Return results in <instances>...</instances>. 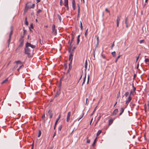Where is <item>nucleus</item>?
I'll return each mask as SVG.
<instances>
[{
    "mask_svg": "<svg viewBox=\"0 0 149 149\" xmlns=\"http://www.w3.org/2000/svg\"><path fill=\"white\" fill-rule=\"evenodd\" d=\"M136 76V74H134V78Z\"/></svg>",
    "mask_w": 149,
    "mask_h": 149,
    "instance_id": "64",
    "label": "nucleus"
},
{
    "mask_svg": "<svg viewBox=\"0 0 149 149\" xmlns=\"http://www.w3.org/2000/svg\"><path fill=\"white\" fill-rule=\"evenodd\" d=\"M85 68L86 70L87 69V60H86L85 61Z\"/></svg>",
    "mask_w": 149,
    "mask_h": 149,
    "instance_id": "18",
    "label": "nucleus"
},
{
    "mask_svg": "<svg viewBox=\"0 0 149 149\" xmlns=\"http://www.w3.org/2000/svg\"><path fill=\"white\" fill-rule=\"evenodd\" d=\"M121 112L120 113V114H119L120 116L122 114V113H123V111H124V109L123 108H121Z\"/></svg>",
    "mask_w": 149,
    "mask_h": 149,
    "instance_id": "22",
    "label": "nucleus"
},
{
    "mask_svg": "<svg viewBox=\"0 0 149 149\" xmlns=\"http://www.w3.org/2000/svg\"><path fill=\"white\" fill-rule=\"evenodd\" d=\"M118 109H115L114 111H113V115H115L118 112Z\"/></svg>",
    "mask_w": 149,
    "mask_h": 149,
    "instance_id": "12",
    "label": "nucleus"
},
{
    "mask_svg": "<svg viewBox=\"0 0 149 149\" xmlns=\"http://www.w3.org/2000/svg\"><path fill=\"white\" fill-rule=\"evenodd\" d=\"M80 9H78V14H80Z\"/></svg>",
    "mask_w": 149,
    "mask_h": 149,
    "instance_id": "54",
    "label": "nucleus"
},
{
    "mask_svg": "<svg viewBox=\"0 0 149 149\" xmlns=\"http://www.w3.org/2000/svg\"><path fill=\"white\" fill-rule=\"evenodd\" d=\"M111 54L113 57H115L116 52L115 51H114V52H112Z\"/></svg>",
    "mask_w": 149,
    "mask_h": 149,
    "instance_id": "27",
    "label": "nucleus"
},
{
    "mask_svg": "<svg viewBox=\"0 0 149 149\" xmlns=\"http://www.w3.org/2000/svg\"><path fill=\"white\" fill-rule=\"evenodd\" d=\"M139 64H138L137 65V66H136V68L137 69H138V68H139Z\"/></svg>",
    "mask_w": 149,
    "mask_h": 149,
    "instance_id": "56",
    "label": "nucleus"
},
{
    "mask_svg": "<svg viewBox=\"0 0 149 149\" xmlns=\"http://www.w3.org/2000/svg\"><path fill=\"white\" fill-rule=\"evenodd\" d=\"M72 5H75V0H72Z\"/></svg>",
    "mask_w": 149,
    "mask_h": 149,
    "instance_id": "39",
    "label": "nucleus"
},
{
    "mask_svg": "<svg viewBox=\"0 0 149 149\" xmlns=\"http://www.w3.org/2000/svg\"><path fill=\"white\" fill-rule=\"evenodd\" d=\"M113 121V120L112 119L110 120L109 121V124H111L112 123Z\"/></svg>",
    "mask_w": 149,
    "mask_h": 149,
    "instance_id": "31",
    "label": "nucleus"
},
{
    "mask_svg": "<svg viewBox=\"0 0 149 149\" xmlns=\"http://www.w3.org/2000/svg\"><path fill=\"white\" fill-rule=\"evenodd\" d=\"M80 28L81 30H82L83 29V25L81 22V21L80 22Z\"/></svg>",
    "mask_w": 149,
    "mask_h": 149,
    "instance_id": "23",
    "label": "nucleus"
},
{
    "mask_svg": "<svg viewBox=\"0 0 149 149\" xmlns=\"http://www.w3.org/2000/svg\"><path fill=\"white\" fill-rule=\"evenodd\" d=\"M48 113L49 115L50 118H52V111L49 110L48 111Z\"/></svg>",
    "mask_w": 149,
    "mask_h": 149,
    "instance_id": "11",
    "label": "nucleus"
},
{
    "mask_svg": "<svg viewBox=\"0 0 149 149\" xmlns=\"http://www.w3.org/2000/svg\"><path fill=\"white\" fill-rule=\"evenodd\" d=\"M40 1V0H36V2L37 3L39 2Z\"/></svg>",
    "mask_w": 149,
    "mask_h": 149,
    "instance_id": "59",
    "label": "nucleus"
},
{
    "mask_svg": "<svg viewBox=\"0 0 149 149\" xmlns=\"http://www.w3.org/2000/svg\"><path fill=\"white\" fill-rule=\"evenodd\" d=\"M95 51H94V52H93V56H94V58H95Z\"/></svg>",
    "mask_w": 149,
    "mask_h": 149,
    "instance_id": "60",
    "label": "nucleus"
},
{
    "mask_svg": "<svg viewBox=\"0 0 149 149\" xmlns=\"http://www.w3.org/2000/svg\"><path fill=\"white\" fill-rule=\"evenodd\" d=\"M41 12H42V10H40V9H39V10H38L37 11V13H41Z\"/></svg>",
    "mask_w": 149,
    "mask_h": 149,
    "instance_id": "41",
    "label": "nucleus"
},
{
    "mask_svg": "<svg viewBox=\"0 0 149 149\" xmlns=\"http://www.w3.org/2000/svg\"><path fill=\"white\" fill-rule=\"evenodd\" d=\"M88 30V29H87L86 31V32L85 33V35L86 37V36L87 34Z\"/></svg>",
    "mask_w": 149,
    "mask_h": 149,
    "instance_id": "45",
    "label": "nucleus"
},
{
    "mask_svg": "<svg viewBox=\"0 0 149 149\" xmlns=\"http://www.w3.org/2000/svg\"><path fill=\"white\" fill-rule=\"evenodd\" d=\"M120 96V91H119L118 92V95L117 96V98H118Z\"/></svg>",
    "mask_w": 149,
    "mask_h": 149,
    "instance_id": "44",
    "label": "nucleus"
},
{
    "mask_svg": "<svg viewBox=\"0 0 149 149\" xmlns=\"http://www.w3.org/2000/svg\"><path fill=\"white\" fill-rule=\"evenodd\" d=\"M65 6L66 7L67 10H69V7L68 5V6Z\"/></svg>",
    "mask_w": 149,
    "mask_h": 149,
    "instance_id": "55",
    "label": "nucleus"
},
{
    "mask_svg": "<svg viewBox=\"0 0 149 149\" xmlns=\"http://www.w3.org/2000/svg\"><path fill=\"white\" fill-rule=\"evenodd\" d=\"M60 118H61V115H60L59 116H58V117L57 118V119L56 120V122L55 123V125H56V124H57L58 121L60 119Z\"/></svg>",
    "mask_w": 149,
    "mask_h": 149,
    "instance_id": "14",
    "label": "nucleus"
},
{
    "mask_svg": "<svg viewBox=\"0 0 149 149\" xmlns=\"http://www.w3.org/2000/svg\"><path fill=\"white\" fill-rule=\"evenodd\" d=\"M15 63H16V65H15V66L13 69V70H14L15 69H16L18 66V65H19L20 66H19V68L18 69V70L19 71V70L22 67H23L24 65H21V61H15Z\"/></svg>",
    "mask_w": 149,
    "mask_h": 149,
    "instance_id": "2",
    "label": "nucleus"
},
{
    "mask_svg": "<svg viewBox=\"0 0 149 149\" xmlns=\"http://www.w3.org/2000/svg\"><path fill=\"white\" fill-rule=\"evenodd\" d=\"M93 120V118H92L91 119V122H90V125H91V123L92 121V120Z\"/></svg>",
    "mask_w": 149,
    "mask_h": 149,
    "instance_id": "57",
    "label": "nucleus"
},
{
    "mask_svg": "<svg viewBox=\"0 0 149 149\" xmlns=\"http://www.w3.org/2000/svg\"><path fill=\"white\" fill-rule=\"evenodd\" d=\"M99 38L98 37V36H97V44H98V42H99Z\"/></svg>",
    "mask_w": 149,
    "mask_h": 149,
    "instance_id": "47",
    "label": "nucleus"
},
{
    "mask_svg": "<svg viewBox=\"0 0 149 149\" xmlns=\"http://www.w3.org/2000/svg\"><path fill=\"white\" fill-rule=\"evenodd\" d=\"M74 39V36L72 35L71 37V42L70 43V47H69V51H70L71 48H72V45H71L72 43V41H73Z\"/></svg>",
    "mask_w": 149,
    "mask_h": 149,
    "instance_id": "4",
    "label": "nucleus"
},
{
    "mask_svg": "<svg viewBox=\"0 0 149 149\" xmlns=\"http://www.w3.org/2000/svg\"><path fill=\"white\" fill-rule=\"evenodd\" d=\"M145 42V40H142L139 41V45H141L142 44L144 43Z\"/></svg>",
    "mask_w": 149,
    "mask_h": 149,
    "instance_id": "10",
    "label": "nucleus"
},
{
    "mask_svg": "<svg viewBox=\"0 0 149 149\" xmlns=\"http://www.w3.org/2000/svg\"><path fill=\"white\" fill-rule=\"evenodd\" d=\"M119 23H117V27H118V26H119Z\"/></svg>",
    "mask_w": 149,
    "mask_h": 149,
    "instance_id": "63",
    "label": "nucleus"
},
{
    "mask_svg": "<svg viewBox=\"0 0 149 149\" xmlns=\"http://www.w3.org/2000/svg\"><path fill=\"white\" fill-rule=\"evenodd\" d=\"M41 134V131L40 130H39L38 131V137H39L40 136Z\"/></svg>",
    "mask_w": 149,
    "mask_h": 149,
    "instance_id": "20",
    "label": "nucleus"
},
{
    "mask_svg": "<svg viewBox=\"0 0 149 149\" xmlns=\"http://www.w3.org/2000/svg\"><path fill=\"white\" fill-rule=\"evenodd\" d=\"M120 55H119L116 58V60H115V62H117V61H118V59L120 57Z\"/></svg>",
    "mask_w": 149,
    "mask_h": 149,
    "instance_id": "30",
    "label": "nucleus"
},
{
    "mask_svg": "<svg viewBox=\"0 0 149 149\" xmlns=\"http://www.w3.org/2000/svg\"><path fill=\"white\" fill-rule=\"evenodd\" d=\"M35 7V4H33L32 6H29L28 5V4H27L26 5V7L25 8V9L24 10V12H26L28 9V8H34Z\"/></svg>",
    "mask_w": 149,
    "mask_h": 149,
    "instance_id": "3",
    "label": "nucleus"
},
{
    "mask_svg": "<svg viewBox=\"0 0 149 149\" xmlns=\"http://www.w3.org/2000/svg\"><path fill=\"white\" fill-rule=\"evenodd\" d=\"M105 10L106 12H108L109 13V15H110V11L109 10H108V9L107 8H106L105 9Z\"/></svg>",
    "mask_w": 149,
    "mask_h": 149,
    "instance_id": "33",
    "label": "nucleus"
},
{
    "mask_svg": "<svg viewBox=\"0 0 149 149\" xmlns=\"http://www.w3.org/2000/svg\"><path fill=\"white\" fill-rule=\"evenodd\" d=\"M12 33H13V30L12 29H11L10 33V34L9 36V39L8 40V44H9V43L10 42L11 38V36Z\"/></svg>",
    "mask_w": 149,
    "mask_h": 149,
    "instance_id": "7",
    "label": "nucleus"
},
{
    "mask_svg": "<svg viewBox=\"0 0 149 149\" xmlns=\"http://www.w3.org/2000/svg\"><path fill=\"white\" fill-rule=\"evenodd\" d=\"M87 100H88V98H86V104H87Z\"/></svg>",
    "mask_w": 149,
    "mask_h": 149,
    "instance_id": "58",
    "label": "nucleus"
},
{
    "mask_svg": "<svg viewBox=\"0 0 149 149\" xmlns=\"http://www.w3.org/2000/svg\"><path fill=\"white\" fill-rule=\"evenodd\" d=\"M72 8L74 10H75V9L76 8V5H72Z\"/></svg>",
    "mask_w": 149,
    "mask_h": 149,
    "instance_id": "37",
    "label": "nucleus"
},
{
    "mask_svg": "<svg viewBox=\"0 0 149 149\" xmlns=\"http://www.w3.org/2000/svg\"><path fill=\"white\" fill-rule=\"evenodd\" d=\"M86 74L85 76V77H84V79H83V82L82 83V85H83V84L85 82V80H86Z\"/></svg>",
    "mask_w": 149,
    "mask_h": 149,
    "instance_id": "25",
    "label": "nucleus"
},
{
    "mask_svg": "<svg viewBox=\"0 0 149 149\" xmlns=\"http://www.w3.org/2000/svg\"><path fill=\"white\" fill-rule=\"evenodd\" d=\"M62 128V126L60 125L58 127V130L59 131H61Z\"/></svg>",
    "mask_w": 149,
    "mask_h": 149,
    "instance_id": "38",
    "label": "nucleus"
},
{
    "mask_svg": "<svg viewBox=\"0 0 149 149\" xmlns=\"http://www.w3.org/2000/svg\"><path fill=\"white\" fill-rule=\"evenodd\" d=\"M80 37V35H79L77 37V45H78L79 44V43L80 41V39L79 38Z\"/></svg>",
    "mask_w": 149,
    "mask_h": 149,
    "instance_id": "16",
    "label": "nucleus"
},
{
    "mask_svg": "<svg viewBox=\"0 0 149 149\" xmlns=\"http://www.w3.org/2000/svg\"><path fill=\"white\" fill-rule=\"evenodd\" d=\"M127 17L126 18L125 21V23L126 25V27H128V24L127 22Z\"/></svg>",
    "mask_w": 149,
    "mask_h": 149,
    "instance_id": "13",
    "label": "nucleus"
},
{
    "mask_svg": "<svg viewBox=\"0 0 149 149\" xmlns=\"http://www.w3.org/2000/svg\"><path fill=\"white\" fill-rule=\"evenodd\" d=\"M58 19L60 21V22H61V16L59 15H58Z\"/></svg>",
    "mask_w": 149,
    "mask_h": 149,
    "instance_id": "26",
    "label": "nucleus"
},
{
    "mask_svg": "<svg viewBox=\"0 0 149 149\" xmlns=\"http://www.w3.org/2000/svg\"><path fill=\"white\" fill-rule=\"evenodd\" d=\"M140 54H139V56L136 58V61H138V60L139 58V56L140 55Z\"/></svg>",
    "mask_w": 149,
    "mask_h": 149,
    "instance_id": "46",
    "label": "nucleus"
},
{
    "mask_svg": "<svg viewBox=\"0 0 149 149\" xmlns=\"http://www.w3.org/2000/svg\"><path fill=\"white\" fill-rule=\"evenodd\" d=\"M68 0H64V6H68Z\"/></svg>",
    "mask_w": 149,
    "mask_h": 149,
    "instance_id": "15",
    "label": "nucleus"
},
{
    "mask_svg": "<svg viewBox=\"0 0 149 149\" xmlns=\"http://www.w3.org/2000/svg\"><path fill=\"white\" fill-rule=\"evenodd\" d=\"M120 20V19H119L118 17L117 19V23H119Z\"/></svg>",
    "mask_w": 149,
    "mask_h": 149,
    "instance_id": "42",
    "label": "nucleus"
},
{
    "mask_svg": "<svg viewBox=\"0 0 149 149\" xmlns=\"http://www.w3.org/2000/svg\"><path fill=\"white\" fill-rule=\"evenodd\" d=\"M145 112H146V107L145 106Z\"/></svg>",
    "mask_w": 149,
    "mask_h": 149,
    "instance_id": "61",
    "label": "nucleus"
},
{
    "mask_svg": "<svg viewBox=\"0 0 149 149\" xmlns=\"http://www.w3.org/2000/svg\"><path fill=\"white\" fill-rule=\"evenodd\" d=\"M132 91H130V96L128 97V100H127V101H126V104H127V103H129V102L131 100L132 98H131V97H130V95L132 94Z\"/></svg>",
    "mask_w": 149,
    "mask_h": 149,
    "instance_id": "8",
    "label": "nucleus"
},
{
    "mask_svg": "<svg viewBox=\"0 0 149 149\" xmlns=\"http://www.w3.org/2000/svg\"><path fill=\"white\" fill-rule=\"evenodd\" d=\"M8 80V79H6L5 80H3L2 82L1 83V84H3L6 83Z\"/></svg>",
    "mask_w": 149,
    "mask_h": 149,
    "instance_id": "24",
    "label": "nucleus"
},
{
    "mask_svg": "<svg viewBox=\"0 0 149 149\" xmlns=\"http://www.w3.org/2000/svg\"><path fill=\"white\" fill-rule=\"evenodd\" d=\"M52 31L53 32H54L55 35H56L57 34V30L55 29V25L54 24H53L52 27Z\"/></svg>",
    "mask_w": 149,
    "mask_h": 149,
    "instance_id": "6",
    "label": "nucleus"
},
{
    "mask_svg": "<svg viewBox=\"0 0 149 149\" xmlns=\"http://www.w3.org/2000/svg\"><path fill=\"white\" fill-rule=\"evenodd\" d=\"M90 142V140L88 139V137H86V143H89Z\"/></svg>",
    "mask_w": 149,
    "mask_h": 149,
    "instance_id": "17",
    "label": "nucleus"
},
{
    "mask_svg": "<svg viewBox=\"0 0 149 149\" xmlns=\"http://www.w3.org/2000/svg\"><path fill=\"white\" fill-rule=\"evenodd\" d=\"M26 31L24 29V32H23L24 34L25 33Z\"/></svg>",
    "mask_w": 149,
    "mask_h": 149,
    "instance_id": "62",
    "label": "nucleus"
},
{
    "mask_svg": "<svg viewBox=\"0 0 149 149\" xmlns=\"http://www.w3.org/2000/svg\"><path fill=\"white\" fill-rule=\"evenodd\" d=\"M25 24L27 25H28V23L27 21V18H26L25 19Z\"/></svg>",
    "mask_w": 149,
    "mask_h": 149,
    "instance_id": "28",
    "label": "nucleus"
},
{
    "mask_svg": "<svg viewBox=\"0 0 149 149\" xmlns=\"http://www.w3.org/2000/svg\"><path fill=\"white\" fill-rule=\"evenodd\" d=\"M29 47L32 49H34L35 48L36 46L28 42L26 43V47L24 49L25 54L27 55L28 57L29 58H30L31 56L30 53L31 52V50L29 48Z\"/></svg>",
    "mask_w": 149,
    "mask_h": 149,
    "instance_id": "1",
    "label": "nucleus"
},
{
    "mask_svg": "<svg viewBox=\"0 0 149 149\" xmlns=\"http://www.w3.org/2000/svg\"><path fill=\"white\" fill-rule=\"evenodd\" d=\"M114 45V42H113L111 46V49H112L113 48V47Z\"/></svg>",
    "mask_w": 149,
    "mask_h": 149,
    "instance_id": "50",
    "label": "nucleus"
},
{
    "mask_svg": "<svg viewBox=\"0 0 149 149\" xmlns=\"http://www.w3.org/2000/svg\"><path fill=\"white\" fill-rule=\"evenodd\" d=\"M60 5L61 6H62L63 5V2L62 0H60Z\"/></svg>",
    "mask_w": 149,
    "mask_h": 149,
    "instance_id": "36",
    "label": "nucleus"
},
{
    "mask_svg": "<svg viewBox=\"0 0 149 149\" xmlns=\"http://www.w3.org/2000/svg\"><path fill=\"white\" fill-rule=\"evenodd\" d=\"M102 132V130H99L98 131V132L97 134V136H99L100 134Z\"/></svg>",
    "mask_w": 149,
    "mask_h": 149,
    "instance_id": "19",
    "label": "nucleus"
},
{
    "mask_svg": "<svg viewBox=\"0 0 149 149\" xmlns=\"http://www.w3.org/2000/svg\"><path fill=\"white\" fill-rule=\"evenodd\" d=\"M77 6H78V9H80L79 4H77Z\"/></svg>",
    "mask_w": 149,
    "mask_h": 149,
    "instance_id": "51",
    "label": "nucleus"
},
{
    "mask_svg": "<svg viewBox=\"0 0 149 149\" xmlns=\"http://www.w3.org/2000/svg\"><path fill=\"white\" fill-rule=\"evenodd\" d=\"M129 94V93L128 92H126L125 94V95L126 97H127Z\"/></svg>",
    "mask_w": 149,
    "mask_h": 149,
    "instance_id": "35",
    "label": "nucleus"
},
{
    "mask_svg": "<svg viewBox=\"0 0 149 149\" xmlns=\"http://www.w3.org/2000/svg\"><path fill=\"white\" fill-rule=\"evenodd\" d=\"M45 113H43V115H42V119H43V118H45Z\"/></svg>",
    "mask_w": 149,
    "mask_h": 149,
    "instance_id": "53",
    "label": "nucleus"
},
{
    "mask_svg": "<svg viewBox=\"0 0 149 149\" xmlns=\"http://www.w3.org/2000/svg\"><path fill=\"white\" fill-rule=\"evenodd\" d=\"M73 55L72 52H71L69 57V60L70 61H72Z\"/></svg>",
    "mask_w": 149,
    "mask_h": 149,
    "instance_id": "9",
    "label": "nucleus"
},
{
    "mask_svg": "<svg viewBox=\"0 0 149 149\" xmlns=\"http://www.w3.org/2000/svg\"><path fill=\"white\" fill-rule=\"evenodd\" d=\"M20 45L22 46L23 45L24 41L22 39H20Z\"/></svg>",
    "mask_w": 149,
    "mask_h": 149,
    "instance_id": "21",
    "label": "nucleus"
},
{
    "mask_svg": "<svg viewBox=\"0 0 149 149\" xmlns=\"http://www.w3.org/2000/svg\"><path fill=\"white\" fill-rule=\"evenodd\" d=\"M145 62L146 63L148 61L149 59L148 58H146L145 59Z\"/></svg>",
    "mask_w": 149,
    "mask_h": 149,
    "instance_id": "49",
    "label": "nucleus"
},
{
    "mask_svg": "<svg viewBox=\"0 0 149 149\" xmlns=\"http://www.w3.org/2000/svg\"><path fill=\"white\" fill-rule=\"evenodd\" d=\"M84 113H83L82 116L79 119V120H78V121L83 117V116L84 115Z\"/></svg>",
    "mask_w": 149,
    "mask_h": 149,
    "instance_id": "48",
    "label": "nucleus"
},
{
    "mask_svg": "<svg viewBox=\"0 0 149 149\" xmlns=\"http://www.w3.org/2000/svg\"><path fill=\"white\" fill-rule=\"evenodd\" d=\"M39 42H40V44L41 45H42V44L43 43V42L42 41H41V39H40V38L39 39Z\"/></svg>",
    "mask_w": 149,
    "mask_h": 149,
    "instance_id": "40",
    "label": "nucleus"
},
{
    "mask_svg": "<svg viewBox=\"0 0 149 149\" xmlns=\"http://www.w3.org/2000/svg\"><path fill=\"white\" fill-rule=\"evenodd\" d=\"M120 20V19H119L118 17L117 19V23H119Z\"/></svg>",
    "mask_w": 149,
    "mask_h": 149,
    "instance_id": "43",
    "label": "nucleus"
},
{
    "mask_svg": "<svg viewBox=\"0 0 149 149\" xmlns=\"http://www.w3.org/2000/svg\"><path fill=\"white\" fill-rule=\"evenodd\" d=\"M70 63H69V69L70 68V67H72V65H72V61H70Z\"/></svg>",
    "mask_w": 149,
    "mask_h": 149,
    "instance_id": "29",
    "label": "nucleus"
},
{
    "mask_svg": "<svg viewBox=\"0 0 149 149\" xmlns=\"http://www.w3.org/2000/svg\"><path fill=\"white\" fill-rule=\"evenodd\" d=\"M96 138H95V139L94 140V142L92 144L93 146H94L96 142Z\"/></svg>",
    "mask_w": 149,
    "mask_h": 149,
    "instance_id": "34",
    "label": "nucleus"
},
{
    "mask_svg": "<svg viewBox=\"0 0 149 149\" xmlns=\"http://www.w3.org/2000/svg\"><path fill=\"white\" fill-rule=\"evenodd\" d=\"M75 47H74L73 49H72V48H71V50L70 51H69V50H68V51H69V52H71V51H73L75 49Z\"/></svg>",
    "mask_w": 149,
    "mask_h": 149,
    "instance_id": "32",
    "label": "nucleus"
},
{
    "mask_svg": "<svg viewBox=\"0 0 149 149\" xmlns=\"http://www.w3.org/2000/svg\"><path fill=\"white\" fill-rule=\"evenodd\" d=\"M133 88H134V89H133V90L134 91H135V90H136V88L134 86V85H133Z\"/></svg>",
    "mask_w": 149,
    "mask_h": 149,
    "instance_id": "52",
    "label": "nucleus"
},
{
    "mask_svg": "<svg viewBox=\"0 0 149 149\" xmlns=\"http://www.w3.org/2000/svg\"><path fill=\"white\" fill-rule=\"evenodd\" d=\"M70 116L71 112L70 111H69L67 115L66 121L67 122H68L69 121Z\"/></svg>",
    "mask_w": 149,
    "mask_h": 149,
    "instance_id": "5",
    "label": "nucleus"
}]
</instances>
